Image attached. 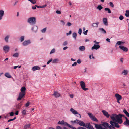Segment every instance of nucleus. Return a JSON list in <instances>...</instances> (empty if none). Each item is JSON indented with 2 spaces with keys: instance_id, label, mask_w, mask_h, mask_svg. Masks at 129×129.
I'll list each match as a JSON object with an SVG mask.
<instances>
[{
  "instance_id": "1",
  "label": "nucleus",
  "mask_w": 129,
  "mask_h": 129,
  "mask_svg": "<svg viewBox=\"0 0 129 129\" xmlns=\"http://www.w3.org/2000/svg\"><path fill=\"white\" fill-rule=\"evenodd\" d=\"M124 115L121 114H119L118 115L115 114H113L110 117L113 121L115 122L121 124L122 122L121 118Z\"/></svg>"
},
{
  "instance_id": "2",
  "label": "nucleus",
  "mask_w": 129,
  "mask_h": 129,
  "mask_svg": "<svg viewBox=\"0 0 129 129\" xmlns=\"http://www.w3.org/2000/svg\"><path fill=\"white\" fill-rule=\"evenodd\" d=\"M95 127L96 129H107V127L108 128L109 125L108 123L104 122L102 124H98L94 123Z\"/></svg>"
},
{
  "instance_id": "3",
  "label": "nucleus",
  "mask_w": 129,
  "mask_h": 129,
  "mask_svg": "<svg viewBox=\"0 0 129 129\" xmlns=\"http://www.w3.org/2000/svg\"><path fill=\"white\" fill-rule=\"evenodd\" d=\"M26 89V88L24 87H22L21 88L20 90L21 92L19 93V97L17 99L18 101L21 100V99L25 96Z\"/></svg>"
},
{
  "instance_id": "4",
  "label": "nucleus",
  "mask_w": 129,
  "mask_h": 129,
  "mask_svg": "<svg viewBox=\"0 0 129 129\" xmlns=\"http://www.w3.org/2000/svg\"><path fill=\"white\" fill-rule=\"evenodd\" d=\"M27 22L31 25L35 24L36 22V19L35 17H30L28 19Z\"/></svg>"
},
{
  "instance_id": "5",
  "label": "nucleus",
  "mask_w": 129,
  "mask_h": 129,
  "mask_svg": "<svg viewBox=\"0 0 129 129\" xmlns=\"http://www.w3.org/2000/svg\"><path fill=\"white\" fill-rule=\"evenodd\" d=\"M113 121H110L109 122L110 124L111 125V126L114 127H115L117 128H119V126L118 125V124L115 122Z\"/></svg>"
},
{
  "instance_id": "6",
  "label": "nucleus",
  "mask_w": 129,
  "mask_h": 129,
  "mask_svg": "<svg viewBox=\"0 0 129 129\" xmlns=\"http://www.w3.org/2000/svg\"><path fill=\"white\" fill-rule=\"evenodd\" d=\"M80 84L81 88L83 90L86 91L88 89V88H86L85 87V84L84 82L81 81L80 82Z\"/></svg>"
},
{
  "instance_id": "7",
  "label": "nucleus",
  "mask_w": 129,
  "mask_h": 129,
  "mask_svg": "<svg viewBox=\"0 0 129 129\" xmlns=\"http://www.w3.org/2000/svg\"><path fill=\"white\" fill-rule=\"evenodd\" d=\"M70 111L72 113L74 114H77L78 115H79V117L80 118H81V115L78 113V112H77L76 110H74L73 108H71L70 109Z\"/></svg>"
},
{
  "instance_id": "8",
  "label": "nucleus",
  "mask_w": 129,
  "mask_h": 129,
  "mask_svg": "<svg viewBox=\"0 0 129 129\" xmlns=\"http://www.w3.org/2000/svg\"><path fill=\"white\" fill-rule=\"evenodd\" d=\"M85 127L88 129H94L93 126L91 125L89 123H87L86 124Z\"/></svg>"
},
{
  "instance_id": "9",
  "label": "nucleus",
  "mask_w": 129,
  "mask_h": 129,
  "mask_svg": "<svg viewBox=\"0 0 129 129\" xmlns=\"http://www.w3.org/2000/svg\"><path fill=\"white\" fill-rule=\"evenodd\" d=\"M31 43L30 41L29 40L25 41L22 43V44L24 46H26Z\"/></svg>"
},
{
  "instance_id": "10",
  "label": "nucleus",
  "mask_w": 129,
  "mask_h": 129,
  "mask_svg": "<svg viewBox=\"0 0 129 129\" xmlns=\"http://www.w3.org/2000/svg\"><path fill=\"white\" fill-rule=\"evenodd\" d=\"M10 47L8 45H5L3 47V50L5 53L8 52L9 51Z\"/></svg>"
},
{
  "instance_id": "11",
  "label": "nucleus",
  "mask_w": 129,
  "mask_h": 129,
  "mask_svg": "<svg viewBox=\"0 0 129 129\" xmlns=\"http://www.w3.org/2000/svg\"><path fill=\"white\" fill-rule=\"evenodd\" d=\"M77 120L78 121L77 124H79L81 126L85 127V126H86V124H85L83 121L81 120Z\"/></svg>"
},
{
  "instance_id": "12",
  "label": "nucleus",
  "mask_w": 129,
  "mask_h": 129,
  "mask_svg": "<svg viewBox=\"0 0 129 129\" xmlns=\"http://www.w3.org/2000/svg\"><path fill=\"white\" fill-rule=\"evenodd\" d=\"M119 48L124 51L127 52L128 51V48L123 46H119Z\"/></svg>"
},
{
  "instance_id": "13",
  "label": "nucleus",
  "mask_w": 129,
  "mask_h": 129,
  "mask_svg": "<svg viewBox=\"0 0 129 129\" xmlns=\"http://www.w3.org/2000/svg\"><path fill=\"white\" fill-rule=\"evenodd\" d=\"M100 46L99 45L94 44V46L92 47L91 49L93 50V49L97 50L100 48Z\"/></svg>"
},
{
  "instance_id": "14",
  "label": "nucleus",
  "mask_w": 129,
  "mask_h": 129,
  "mask_svg": "<svg viewBox=\"0 0 129 129\" xmlns=\"http://www.w3.org/2000/svg\"><path fill=\"white\" fill-rule=\"evenodd\" d=\"M46 4H45V5L42 6H38L37 5H36L34 7L33 6L32 7V8H36V7L37 8H44L46 7L47 6Z\"/></svg>"
},
{
  "instance_id": "15",
  "label": "nucleus",
  "mask_w": 129,
  "mask_h": 129,
  "mask_svg": "<svg viewBox=\"0 0 129 129\" xmlns=\"http://www.w3.org/2000/svg\"><path fill=\"white\" fill-rule=\"evenodd\" d=\"M102 112L103 113V114L107 117L109 118V116H110L108 113L105 111L103 110L102 111Z\"/></svg>"
},
{
  "instance_id": "16",
  "label": "nucleus",
  "mask_w": 129,
  "mask_h": 129,
  "mask_svg": "<svg viewBox=\"0 0 129 129\" xmlns=\"http://www.w3.org/2000/svg\"><path fill=\"white\" fill-rule=\"evenodd\" d=\"M126 121L124 123V124L126 126H129V120L127 117H125Z\"/></svg>"
},
{
  "instance_id": "17",
  "label": "nucleus",
  "mask_w": 129,
  "mask_h": 129,
  "mask_svg": "<svg viewBox=\"0 0 129 129\" xmlns=\"http://www.w3.org/2000/svg\"><path fill=\"white\" fill-rule=\"evenodd\" d=\"M115 96L117 100H121L122 99L121 96L118 94H115Z\"/></svg>"
},
{
  "instance_id": "18",
  "label": "nucleus",
  "mask_w": 129,
  "mask_h": 129,
  "mask_svg": "<svg viewBox=\"0 0 129 129\" xmlns=\"http://www.w3.org/2000/svg\"><path fill=\"white\" fill-rule=\"evenodd\" d=\"M4 11L3 10H0V20L2 19V17L4 15Z\"/></svg>"
},
{
  "instance_id": "19",
  "label": "nucleus",
  "mask_w": 129,
  "mask_h": 129,
  "mask_svg": "<svg viewBox=\"0 0 129 129\" xmlns=\"http://www.w3.org/2000/svg\"><path fill=\"white\" fill-rule=\"evenodd\" d=\"M53 95L55 97L57 98L59 97L60 95V94L57 92L55 91L54 92Z\"/></svg>"
},
{
  "instance_id": "20",
  "label": "nucleus",
  "mask_w": 129,
  "mask_h": 129,
  "mask_svg": "<svg viewBox=\"0 0 129 129\" xmlns=\"http://www.w3.org/2000/svg\"><path fill=\"white\" fill-rule=\"evenodd\" d=\"M40 68L38 66H34L32 68V69L33 71H35L37 70L40 69Z\"/></svg>"
},
{
  "instance_id": "21",
  "label": "nucleus",
  "mask_w": 129,
  "mask_h": 129,
  "mask_svg": "<svg viewBox=\"0 0 129 129\" xmlns=\"http://www.w3.org/2000/svg\"><path fill=\"white\" fill-rule=\"evenodd\" d=\"M38 27L36 26H34L32 28V30L35 32H36L37 30Z\"/></svg>"
},
{
  "instance_id": "22",
  "label": "nucleus",
  "mask_w": 129,
  "mask_h": 129,
  "mask_svg": "<svg viewBox=\"0 0 129 129\" xmlns=\"http://www.w3.org/2000/svg\"><path fill=\"white\" fill-rule=\"evenodd\" d=\"M103 22L104 25L106 26L108 25V22L106 18H105L103 19Z\"/></svg>"
},
{
  "instance_id": "23",
  "label": "nucleus",
  "mask_w": 129,
  "mask_h": 129,
  "mask_svg": "<svg viewBox=\"0 0 129 129\" xmlns=\"http://www.w3.org/2000/svg\"><path fill=\"white\" fill-rule=\"evenodd\" d=\"M85 47L84 46H80L79 47V50L81 51H84L85 50Z\"/></svg>"
},
{
  "instance_id": "24",
  "label": "nucleus",
  "mask_w": 129,
  "mask_h": 129,
  "mask_svg": "<svg viewBox=\"0 0 129 129\" xmlns=\"http://www.w3.org/2000/svg\"><path fill=\"white\" fill-rule=\"evenodd\" d=\"M91 119L93 121H94L95 122H98V120L96 118V117L94 116H92L91 117Z\"/></svg>"
},
{
  "instance_id": "25",
  "label": "nucleus",
  "mask_w": 129,
  "mask_h": 129,
  "mask_svg": "<svg viewBox=\"0 0 129 129\" xmlns=\"http://www.w3.org/2000/svg\"><path fill=\"white\" fill-rule=\"evenodd\" d=\"M99 24V23L98 22L93 23L92 25V26L94 27H97Z\"/></svg>"
},
{
  "instance_id": "26",
  "label": "nucleus",
  "mask_w": 129,
  "mask_h": 129,
  "mask_svg": "<svg viewBox=\"0 0 129 129\" xmlns=\"http://www.w3.org/2000/svg\"><path fill=\"white\" fill-rule=\"evenodd\" d=\"M5 76L6 77L8 78H11V75L8 73H5Z\"/></svg>"
},
{
  "instance_id": "27",
  "label": "nucleus",
  "mask_w": 129,
  "mask_h": 129,
  "mask_svg": "<svg viewBox=\"0 0 129 129\" xmlns=\"http://www.w3.org/2000/svg\"><path fill=\"white\" fill-rule=\"evenodd\" d=\"M99 31H100L103 33H104L105 34H106V33L105 30L103 28H99Z\"/></svg>"
},
{
  "instance_id": "28",
  "label": "nucleus",
  "mask_w": 129,
  "mask_h": 129,
  "mask_svg": "<svg viewBox=\"0 0 129 129\" xmlns=\"http://www.w3.org/2000/svg\"><path fill=\"white\" fill-rule=\"evenodd\" d=\"M123 112L127 116L129 117V113L125 109H124L123 110Z\"/></svg>"
},
{
  "instance_id": "29",
  "label": "nucleus",
  "mask_w": 129,
  "mask_h": 129,
  "mask_svg": "<svg viewBox=\"0 0 129 129\" xmlns=\"http://www.w3.org/2000/svg\"><path fill=\"white\" fill-rule=\"evenodd\" d=\"M125 15L126 17H129V10H127L126 11V13Z\"/></svg>"
},
{
  "instance_id": "30",
  "label": "nucleus",
  "mask_w": 129,
  "mask_h": 129,
  "mask_svg": "<svg viewBox=\"0 0 129 129\" xmlns=\"http://www.w3.org/2000/svg\"><path fill=\"white\" fill-rule=\"evenodd\" d=\"M128 72V71L127 70H124L122 72V74H123L124 75H126L127 74Z\"/></svg>"
},
{
  "instance_id": "31",
  "label": "nucleus",
  "mask_w": 129,
  "mask_h": 129,
  "mask_svg": "<svg viewBox=\"0 0 129 129\" xmlns=\"http://www.w3.org/2000/svg\"><path fill=\"white\" fill-rule=\"evenodd\" d=\"M9 37V35H8L5 38L4 40L6 42H8V40Z\"/></svg>"
},
{
  "instance_id": "32",
  "label": "nucleus",
  "mask_w": 129,
  "mask_h": 129,
  "mask_svg": "<svg viewBox=\"0 0 129 129\" xmlns=\"http://www.w3.org/2000/svg\"><path fill=\"white\" fill-rule=\"evenodd\" d=\"M59 60V59H55L53 60L52 62L53 63H57Z\"/></svg>"
},
{
  "instance_id": "33",
  "label": "nucleus",
  "mask_w": 129,
  "mask_h": 129,
  "mask_svg": "<svg viewBox=\"0 0 129 129\" xmlns=\"http://www.w3.org/2000/svg\"><path fill=\"white\" fill-rule=\"evenodd\" d=\"M22 105V104L20 103L18 104L16 106V108L17 109H19L20 108Z\"/></svg>"
},
{
  "instance_id": "34",
  "label": "nucleus",
  "mask_w": 129,
  "mask_h": 129,
  "mask_svg": "<svg viewBox=\"0 0 129 129\" xmlns=\"http://www.w3.org/2000/svg\"><path fill=\"white\" fill-rule=\"evenodd\" d=\"M26 110H24L22 111V113L23 115H25L26 114Z\"/></svg>"
},
{
  "instance_id": "35",
  "label": "nucleus",
  "mask_w": 129,
  "mask_h": 129,
  "mask_svg": "<svg viewBox=\"0 0 129 129\" xmlns=\"http://www.w3.org/2000/svg\"><path fill=\"white\" fill-rule=\"evenodd\" d=\"M24 36H21L20 38V41L21 42H23L24 40Z\"/></svg>"
},
{
  "instance_id": "36",
  "label": "nucleus",
  "mask_w": 129,
  "mask_h": 129,
  "mask_svg": "<svg viewBox=\"0 0 129 129\" xmlns=\"http://www.w3.org/2000/svg\"><path fill=\"white\" fill-rule=\"evenodd\" d=\"M72 35L73 38H74V39L75 40L76 39V37L77 36V34L75 33H73Z\"/></svg>"
},
{
  "instance_id": "37",
  "label": "nucleus",
  "mask_w": 129,
  "mask_h": 129,
  "mask_svg": "<svg viewBox=\"0 0 129 129\" xmlns=\"http://www.w3.org/2000/svg\"><path fill=\"white\" fill-rule=\"evenodd\" d=\"M30 125L29 124H27L24 126V129H27V128L30 127Z\"/></svg>"
},
{
  "instance_id": "38",
  "label": "nucleus",
  "mask_w": 129,
  "mask_h": 129,
  "mask_svg": "<svg viewBox=\"0 0 129 129\" xmlns=\"http://www.w3.org/2000/svg\"><path fill=\"white\" fill-rule=\"evenodd\" d=\"M18 56L19 54L17 53H15L13 55V56L15 57H18Z\"/></svg>"
},
{
  "instance_id": "39",
  "label": "nucleus",
  "mask_w": 129,
  "mask_h": 129,
  "mask_svg": "<svg viewBox=\"0 0 129 129\" xmlns=\"http://www.w3.org/2000/svg\"><path fill=\"white\" fill-rule=\"evenodd\" d=\"M77 120H79L78 119H76V120H74V121H71V122L72 123H76L77 124V122H78V121Z\"/></svg>"
},
{
  "instance_id": "40",
  "label": "nucleus",
  "mask_w": 129,
  "mask_h": 129,
  "mask_svg": "<svg viewBox=\"0 0 129 129\" xmlns=\"http://www.w3.org/2000/svg\"><path fill=\"white\" fill-rule=\"evenodd\" d=\"M64 121L63 120H62L61 121H59L58 123V124H60L62 125H63L64 124Z\"/></svg>"
},
{
  "instance_id": "41",
  "label": "nucleus",
  "mask_w": 129,
  "mask_h": 129,
  "mask_svg": "<svg viewBox=\"0 0 129 129\" xmlns=\"http://www.w3.org/2000/svg\"><path fill=\"white\" fill-rule=\"evenodd\" d=\"M105 11H108L109 13H111V12L110 9H105Z\"/></svg>"
},
{
  "instance_id": "42",
  "label": "nucleus",
  "mask_w": 129,
  "mask_h": 129,
  "mask_svg": "<svg viewBox=\"0 0 129 129\" xmlns=\"http://www.w3.org/2000/svg\"><path fill=\"white\" fill-rule=\"evenodd\" d=\"M30 104V102L29 101H28L27 102L26 104L25 105V106L26 107H28L29 105Z\"/></svg>"
},
{
  "instance_id": "43",
  "label": "nucleus",
  "mask_w": 129,
  "mask_h": 129,
  "mask_svg": "<svg viewBox=\"0 0 129 129\" xmlns=\"http://www.w3.org/2000/svg\"><path fill=\"white\" fill-rule=\"evenodd\" d=\"M46 30V28H43V29L41 30V31L42 33H44L45 32Z\"/></svg>"
},
{
  "instance_id": "44",
  "label": "nucleus",
  "mask_w": 129,
  "mask_h": 129,
  "mask_svg": "<svg viewBox=\"0 0 129 129\" xmlns=\"http://www.w3.org/2000/svg\"><path fill=\"white\" fill-rule=\"evenodd\" d=\"M55 52V50L54 49H53L51 51L50 53V54H51L52 53H54Z\"/></svg>"
},
{
  "instance_id": "45",
  "label": "nucleus",
  "mask_w": 129,
  "mask_h": 129,
  "mask_svg": "<svg viewBox=\"0 0 129 129\" xmlns=\"http://www.w3.org/2000/svg\"><path fill=\"white\" fill-rule=\"evenodd\" d=\"M117 44H118V45H120L121 44V41H118L117 42V43H116V45Z\"/></svg>"
},
{
  "instance_id": "46",
  "label": "nucleus",
  "mask_w": 129,
  "mask_h": 129,
  "mask_svg": "<svg viewBox=\"0 0 129 129\" xmlns=\"http://www.w3.org/2000/svg\"><path fill=\"white\" fill-rule=\"evenodd\" d=\"M82 32V29L81 28H80L79 29L78 33L80 35H81V33Z\"/></svg>"
},
{
  "instance_id": "47",
  "label": "nucleus",
  "mask_w": 129,
  "mask_h": 129,
  "mask_svg": "<svg viewBox=\"0 0 129 129\" xmlns=\"http://www.w3.org/2000/svg\"><path fill=\"white\" fill-rule=\"evenodd\" d=\"M16 119V117H14L13 119H10L9 120H8V122H10L11 121H13L15 119Z\"/></svg>"
},
{
  "instance_id": "48",
  "label": "nucleus",
  "mask_w": 129,
  "mask_h": 129,
  "mask_svg": "<svg viewBox=\"0 0 129 129\" xmlns=\"http://www.w3.org/2000/svg\"><path fill=\"white\" fill-rule=\"evenodd\" d=\"M110 5L111 6V7L113 8L114 7V5L112 2H110L109 3Z\"/></svg>"
},
{
  "instance_id": "49",
  "label": "nucleus",
  "mask_w": 129,
  "mask_h": 129,
  "mask_svg": "<svg viewBox=\"0 0 129 129\" xmlns=\"http://www.w3.org/2000/svg\"><path fill=\"white\" fill-rule=\"evenodd\" d=\"M124 18L123 17L122 15H120L119 17V19L121 20H122Z\"/></svg>"
},
{
  "instance_id": "50",
  "label": "nucleus",
  "mask_w": 129,
  "mask_h": 129,
  "mask_svg": "<svg viewBox=\"0 0 129 129\" xmlns=\"http://www.w3.org/2000/svg\"><path fill=\"white\" fill-rule=\"evenodd\" d=\"M108 128H109L110 129H115L114 127L110 125H109Z\"/></svg>"
},
{
  "instance_id": "51",
  "label": "nucleus",
  "mask_w": 129,
  "mask_h": 129,
  "mask_svg": "<svg viewBox=\"0 0 129 129\" xmlns=\"http://www.w3.org/2000/svg\"><path fill=\"white\" fill-rule=\"evenodd\" d=\"M36 0H31L30 2L33 4H35L36 2Z\"/></svg>"
},
{
  "instance_id": "52",
  "label": "nucleus",
  "mask_w": 129,
  "mask_h": 129,
  "mask_svg": "<svg viewBox=\"0 0 129 129\" xmlns=\"http://www.w3.org/2000/svg\"><path fill=\"white\" fill-rule=\"evenodd\" d=\"M88 30H86V31L83 32V33L85 35H86L87 34Z\"/></svg>"
},
{
  "instance_id": "53",
  "label": "nucleus",
  "mask_w": 129,
  "mask_h": 129,
  "mask_svg": "<svg viewBox=\"0 0 129 129\" xmlns=\"http://www.w3.org/2000/svg\"><path fill=\"white\" fill-rule=\"evenodd\" d=\"M68 44V42L67 41H65L64 42V43H63V45L64 46H66V45H67Z\"/></svg>"
},
{
  "instance_id": "54",
  "label": "nucleus",
  "mask_w": 129,
  "mask_h": 129,
  "mask_svg": "<svg viewBox=\"0 0 129 129\" xmlns=\"http://www.w3.org/2000/svg\"><path fill=\"white\" fill-rule=\"evenodd\" d=\"M56 13L57 14H60L61 12L60 11L57 10L56 11Z\"/></svg>"
},
{
  "instance_id": "55",
  "label": "nucleus",
  "mask_w": 129,
  "mask_h": 129,
  "mask_svg": "<svg viewBox=\"0 0 129 129\" xmlns=\"http://www.w3.org/2000/svg\"><path fill=\"white\" fill-rule=\"evenodd\" d=\"M71 25L72 24L70 22H68L67 24V25L69 26H71Z\"/></svg>"
},
{
  "instance_id": "56",
  "label": "nucleus",
  "mask_w": 129,
  "mask_h": 129,
  "mask_svg": "<svg viewBox=\"0 0 129 129\" xmlns=\"http://www.w3.org/2000/svg\"><path fill=\"white\" fill-rule=\"evenodd\" d=\"M72 31L71 30H70L69 31V33H67L66 34V35L67 36L68 35H70L71 34Z\"/></svg>"
},
{
  "instance_id": "57",
  "label": "nucleus",
  "mask_w": 129,
  "mask_h": 129,
  "mask_svg": "<svg viewBox=\"0 0 129 129\" xmlns=\"http://www.w3.org/2000/svg\"><path fill=\"white\" fill-rule=\"evenodd\" d=\"M77 62H74V63L72 65V66H76L77 65Z\"/></svg>"
},
{
  "instance_id": "58",
  "label": "nucleus",
  "mask_w": 129,
  "mask_h": 129,
  "mask_svg": "<svg viewBox=\"0 0 129 129\" xmlns=\"http://www.w3.org/2000/svg\"><path fill=\"white\" fill-rule=\"evenodd\" d=\"M52 60V58H51L47 62V64H49V63L51 62Z\"/></svg>"
},
{
  "instance_id": "59",
  "label": "nucleus",
  "mask_w": 129,
  "mask_h": 129,
  "mask_svg": "<svg viewBox=\"0 0 129 129\" xmlns=\"http://www.w3.org/2000/svg\"><path fill=\"white\" fill-rule=\"evenodd\" d=\"M81 61L80 59H78L77 61V62L78 64H80L81 63Z\"/></svg>"
},
{
  "instance_id": "60",
  "label": "nucleus",
  "mask_w": 129,
  "mask_h": 129,
  "mask_svg": "<svg viewBox=\"0 0 129 129\" xmlns=\"http://www.w3.org/2000/svg\"><path fill=\"white\" fill-rule=\"evenodd\" d=\"M88 115L89 116V117H90V118H91V117L93 115H92V114L90 113H88Z\"/></svg>"
},
{
  "instance_id": "61",
  "label": "nucleus",
  "mask_w": 129,
  "mask_h": 129,
  "mask_svg": "<svg viewBox=\"0 0 129 129\" xmlns=\"http://www.w3.org/2000/svg\"><path fill=\"white\" fill-rule=\"evenodd\" d=\"M77 129H86V128L80 126L77 128Z\"/></svg>"
},
{
  "instance_id": "62",
  "label": "nucleus",
  "mask_w": 129,
  "mask_h": 129,
  "mask_svg": "<svg viewBox=\"0 0 129 129\" xmlns=\"http://www.w3.org/2000/svg\"><path fill=\"white\" fill-rule=\"evenodd\" d=\"M10 115L11 116H13L14 114V113L13 112H10Z\"/></svg>"
},
{
  "instance_id": "63",
  "label": "nucleus",
  "mask_w": 129,
  "mask_h": 129,
  "mask_svg": "<svg viewBox=\"0 0 129 129\" xmlns=\"http://www.w3.org/2000/svg\"><path fill=\"white\" fill-rule=\"evenodd\" d=\"M96 8H103L101 6L99 5Z\"/></svg>"
},
{
  "instance_id": "64",
  "label": "nucleus",
  "mask_w": 129,
  "mask_h": 129,
  "mask_svg": "<svg viewBox=\"0 0 129 129\" xmlns=\"http://www.w3.org/2000/svg\"><path fill=\"white\" fill-rule=\"evenodd\" d=\"M67 125L70 128H71V127H72V126L70 125L69 124H68V123Z\"/></svg>"
}]
</instances>
